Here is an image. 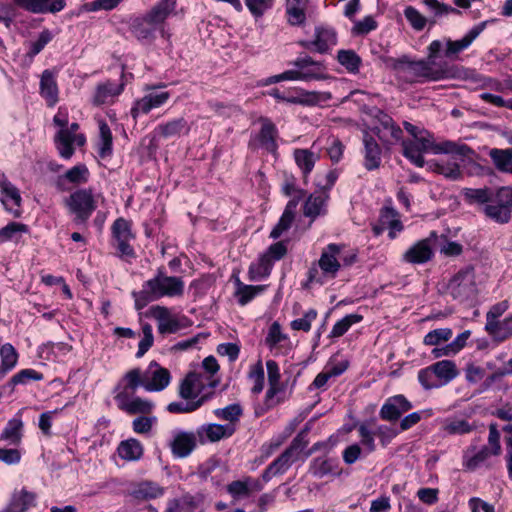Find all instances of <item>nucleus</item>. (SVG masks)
Returning <instances> with one entry per match:
<instances>
[{"instance_id": "f257e3e1", "label": "nucleus", "mask_w": 512, "mask_h": 512, "mask_svg": "<svg viewBox=\"0 0 512 512\" xmlns=\"http://www.w3.org/2000/svg\"><path fill=\"white\" fill-rule=\"evenodd\" d=\"M440 40H433L428 48V60L412 61L403 56L398 59H391L390 68L394 75L405 83L421 82L423 80L437 81L446 77L444 69L434 67V59L442 49Z\"/></svg>"}, {"instance_id": "f03ea898", "label": "nucleus", "mask_w": 512, "mask_h": 512, "mask_svg": "<svg viewBox=\"0 0 512 512\" xmlns=\"http://www.w3.org/2000/svg\"><path fill=\"white\" fill-rule=\"evenodd\" d=\"M463 196L469 204L480 205L485 216L497 223H507L511 218V186L501 187L495 192L490 188H466Z\"/></svg>"}, {"instance_id": "7ed1b4c3", "label": "nucleus", "mask_w": 512, "mask_h": 512, "mask_svg": "<svg viewBox=\"0 0 512 512\" xmlns=\"http://www.w3.org/2000/svg\"><path fill=\"white\" fill-rule=\"evenodd\" d=\"M175 6L176 0H159L146 14L132 20L131 33L141 43H152L158 32L164 33L165 20L174 11Z\"/></svg>"}, {"instance_id": "20e7f679", "label": "nucleus", "mask_w": 512, "mask_h": 512, "mask_svg": "<svg viewBox=\"0 0 512 512\" xmlns=\"http://www.w3.org/2000/svg\"><path fill=\"white\" fill-rule=\"evenodd\" d=\"M430 150L433 154L444 155L440 159L430 162V168L452 180L461 176L460 167L465 162V158L472 154V150L468 146L451 141L435 143Z\"/></svg>"}, {"instance_id": "39448f33", "label": "nucleus", "mask_w": 512, "mask_h": 512, "mask_svg": "<svg viewBox=\"0 0 512 512\" xmlns=\"http://www.w3.org/2000/svg\"><path fill=\"white\" fill-rule=\"evenodd\" d=\"M184 293V282L179 277L166 276L161 272L143 284L139 292H133L135 308L143 309L149 302L163 297H181Z\"/></svg>"}, {"instance_id": "423d86ee", "label": "nucleus", "mask_w": 512, "mask_h": 512, "mask_svg": "<svg viewBox=\"0 0 512 512\" xmlns=\"http://www.w3.org/2000/svg\"><path fill=\"white\" fill-rule=\"evenodd\" d=\"M447 256H457L463 253V247L456 241H450L445 235L432 231L425 239L416 242L404 256H431L433 252Z\"/></svg>"}, {"instance_id": "0eeeda50", "label": "nucleus", "mask_w": 512, "mask_h": 512, "mask_svg": "<svg viewBox=\"0 0 512 512\" xmlns=\"http://www.w3.org/2000/svg\"><path fill=\"white\" fill-rule=\"evenodd\" d=\"M304 437L305 431H302L293 439L290 446L264 470L262 473L264 482L270 481L276 475L285 473L290 468L297 460L299 453L307 445Z\"/></svg>"}, {"instance_id": "6e6552de", "label": "nucleus", "mask_w": 512, "mask_h": 512, "mask_svg": "<svg viewBox=\"0 0 512 512\" xmlns=\"http://www.w3.org/2000/svg\"><path fill=\"white\" fill-rule=\"evenodd\" d=\"M164 87V84L144 87L145 94L136 99L131 107L130 114L133 119L136 120L140 115H146L151 110L160 108L168 102L171 94L169 91L163 90Z\"/></svg>"}, {"instance_id": "1a4fd4ad", "label": "nucleus", "mask_w": 512, "mask_h": 512, "mask_svg": "<svg viewBox=\"0 0 512 512\" xmlns=\"http://www.w3.org/2000/svg\"><path fill=\"white\" fill-rule=\"evenodd\" d=\"M79 125L72 123L69 127L59 129L55 135V145L59 155L64 159H70L75 151V146L82 147L86 143V137L78 133Z\"/></svg>"}, {"instance_id": "9d476101", "label": "nucleus", "mask_w": 512, "mask_h": 512, "mask_svg": "<svg viewBox=\"0 0 512 512\" xmlns=\"http://www.w3.org/2000/svg\"><path fill=\"white\" fill-rule=\"evenodd\" d=\"M69 210L78 222H85L96 209V199L91 189H79L67 199Z\"/></svg>"}, {"instance_id": "9b49d317", "label": "nucleus", "mask_w": 512, "mask_h": 512, "mask_svg": "<svg viewBox=\"0 0 512 512\" xmlns=\"http://www.w3.org/2000/svg\"><path fill=\"white\" fill-rule=\"evenodd\" d=\"M449 294L459 302L475 297L477 289L472 268H467L456 274L448 284Z\"/></svg>"}, {"instance_id": "f8f14e48", "label": "nucleus", "mask_w": 512, "mask_h": 512, "mask_svg": "<svg viewBox=\"0 0 512 512\" xmlns=\"http://www.w3.org/2000/svg\"><path fill=\"white\" fill-rule=\"evenodd\" d=\"M218 383V380H209L201 373L190 372L180 383L179 396L184 400L194 401L203 395L202 392L206 386L214 388ZM209 395L212 396V394Z\"/></svg>"}, {"instance_id": "ddd939ff", "label": "nucleus", "mask_w": 512, "mask_h": 512, "mask_svg": "<svg viewBox=\"0 0 512 512\" xmlns=\"http://www.w3.org/2000/svg\"><path fill=\"white\" fill-rule=\"evenodd\" d=\"M293 65L297 69L293 70L294 81H312L327 78L325 65L320 61H315L309 56L299 57Z\"/></svg>"}, {"instance_id": "4468645a", "label": "nucleus", "mask_w": 512, "mask_h": 512, "mask_svg": "<svg viewBox=\"0 0 512 512\" xmlns=\"http://www.w3.org/2000/svg\"><path fill=\"white\" fill-rule=\"evenodd\" d=\"M341 266L337 258H319L308 270L306 285L324 284L336 276Z\"/></svg>"}, {"instance_id": "2eb2a0df", "label": "nucleus", "mask_w": 512, "mask_h": 512, "mask_svg": "<svg viewBox=\"0 0 512 512\" xmlns=\"http://www.w3.org/2000/svg\"><path fill=\"white\" fill-rule=\"evenodd\" d=\"M0 202L13 217L21 216L22 197L20 190L4 174L0 175Z\"/></svg>"}, {"instance_id": "dca6fc26", "label": "nucleus", "mask_w": 512, "mask_h": 512, "mask_svg": "<svg viewBox=\"0 0 512 512\" xmlns=\"http://www.w3.org/2000/svg\"><path fill=\"white\" fill-rule=\"evenodd\" d=\"M267 95L273 97L279 103L314 105L318 101L315 92H308L298 87L288 88L281 91L279 88H272L267 91Z\"/></svg>"}, {"instance_id": "f3484780", "label": "nucleus", "mask_w": 512, "mask_h": 512, "mask_svg": "<svg viewBox=\"0 0 512 512\" xmlns=\"http://www.w3.org/2000/svg\"><path fill=\"white\" fill-rule=\"evenodd\" d=\"M375 118L376 124L373 130L384 145H394L402 139L401 128L395 124L388 114L377 111Z\"/></svg>"}, {"instance_id": "a211bd4d", "label": "nucleus", "mask_w": 512, "mask_h": 512, "mask_svg": "<svg viewBox=\"0 0 512 512\" xmlns=\"http://www.w3.org/2000/svg\"><path fill=\"white\" fill-rule=\"evenodd\" d=\"M493 456L488 446L477 448L476 445H470L463 452L462 466L467 471H476L483 467L490 468Z\"/></svg>"}, {"instance_id": "6ab92c4d", "label": "nucleus", "mask_w": 512, "mask_h": 512, "mask_svg": "<svg viewBox=\"0 0 512 512\" xmlns=\"http://www.w3.org/2000/svg\"><path fill=\"white\" fill-rule=\"evenodd\" d=\"M127 391H120L115 395V401L120 410L127 414H149L154 409V403L140 397H133Z\"/></svg>"}, {"instance_id": "aec40b11", "label": "nucleus", "mask_w": 512, "mask_h": 512, "mask_svg": "<svg viewBox=\"0 0 512 512\" xmlns=\"http://www.w3.org/2000/svg\"><path fill=\"white\" fill-rule=\"evenodd\" d=\"M171 381L168 369L160 366L157 362H151L144 373V389L148 392H159L164 390Z\"/></svg>"}, {"instance_id": "412c9836", "label": "nucleus", "mask_w": 512, "mask_h": 512, "mask_svg": "<svg viewBox=\"0 0 512 512\" xmlns=\"http://www.w3.org/2000/svg\"><path fill=\"white\" fill-rule=\"evenodd\" d=\"M487 22H481L471 28L461 39H445V56L449 59H456L458 54L468 49L474 40L483 32Z\"/></svg>"}, {"instance_id": "4be33fe9", "label": "nucleus", "mask_w": 512, "mask_h": 512, "mask_svg": "<svg viewBox=\"0 0 512 512\" xmlns=\"http://www.w3.org/2000/svg\"><path fill=\"white\" fill-rule=\"evenodd\" d=\"M337 43V35L333 29L316 27L315 38L313 40H303L299 42L303 48L316 51L318 53H326Z\"/></svg>"}, {"instance_id": "5701e85b", "label": "nucleus", "mask_w": 512, "mask_h": 512, "mask_svg": "<svg viewBox=\"0 0 512 512\" xmlns=\"http://www.w3.org/2000/svg\"><path fill=\"white\" fill-rule=\"evenodd\" d=\"M114 243L124 256L133 254L131 242L134 235L131 231V223L124 218H118L112 225Z\"/></svg>"}, {"instance_id": "b1692460", "label": "nucleus", "mask_w": 512, "mask_h": 512, "mask_svg": "<svg viewBox=\"0 0 512 512\" xmlns=\"http://www.w3.org/2000/svg\"><path fill=\"white\" fill-rule=\"evenodd\" d=\"M411 402L404 395L389 397L382 405L379 416L385 421H396L402 414L412 409Z\"/></svg>"}, {"instance_id": "393cba45", "label": "nucleus", "mask_w": 512, "mask_h": 512, "mask_svg": "<svg viewBox=\"0 0 512 512\" xmlns=\"http://www.w3.org/2000/svg\"><path fill=\"white\" fill-rule=\"evenodd\" d=\"M262 489L263 483L259 479L250 476L232 481L226 488L227 493L234 500L249 498L252 494L260 492Z\"/></svg>"}, {"instance_id": "a878e982", "label": "nucleus", "mask_w": 512, "mask_h": 512, "mask_svg": "<svg viewBox=\"0 0 512 512\" xmlns=\"http://www.w3.org/2000/svg\"><path fill=\"white\" fill-rule=\"evenodd\" d=\"M233 434L234 428L232 425L208 423L201 425L197 429V436L202 444L218 442L231 437Z\"/></svg>"}, {"instance_id": "bb28decb", "label": "nucleus", "mask_w": 512, "mask_h": 512, "mask_svg": "<svg viewBox=\"0 0 512 512\" xmlns=\"http://www.w3.org/2000/svg\"><path fill=\"white\" fill-rule=\"evenodd\" d=\"M309 473L315 478L322 479L326 476H340L342 470L336 458L321 456L314 458L309 465Z\"/></svg>"}, {"instance_id": "cd10ccee", "label": "nucleus", "mask_w": 512, "mask_h": 512, "mask_svg": "<svg viewBox=\"0 0 512 512\" xmlns=\"http://www.w3.org/2000/svg\"><path fill=\"white\" fill-rule=\"evenodd\" d=\"M197 433L179 431L175 433L171 442L172 453L178 458H184L191 454L197 444Z\"/></svg>"}, {"instance_id": "c85d7f7f", "label": "nucleus", "mask_w": 512, "mask_h": 512, "mask_svg": "<svg viewBox=\"0 0 512 512\" xmlns=\"http://www.w3.org/2000/svg\"><path fill=\"white\" fill-rule=\"evenodd\" d=\"M151 315L157 321L161 334L176 333L181 328L179 320L171 315L167 307L154 306L151 308Z\"/></svg>"}, {"instance_id": "c756f323", "label": "nucleus", "mask_w": 512, "mask_h": 512, "mask_svg": "<svg viewBox=\"0 0 512 512\" xmlns=\"http://www.w3.org/2000/svg\"><path fill=\"white\" fill-rule=\"evenodd\" d=\"M422 4L425 6L428 13L427 18L429 19L430 26L435 25L438 21L449 15L461 14L457 8L439 0H422Z\"/></svg>"}, {"instance_id": "7c9ffc66", "label": "nucleus", "mask_w": 512, "mask_h": 512, "mask_svg": "<svg viewBox=\"0 0 512 512\" xmlns=\"http://www.w3.org/2000/svg\"><path fill=\"white\" fill-rule=\"evenodd\" d=\"M123 88V84H116L111 81L101 83L96 87L92 102L94 105L112 104L122 93Z\"/></svg>"}, {"instance_id": "2f4dec72", "label": "nucleus", "mask_w": 512, "mask_h": 512, "mask_svg": "<svg viewBox=\"0 0 512 512\" xmlns=\"http://www.w3.org/2000/svg\"><path fill=\"white\" fill-rule=\"evenodd\" d=\"M40 95L45 99L49 107H54L58 103V85L54 73L50 70L43 71L41 75Z\"/></svg>"}, {"instance_id": "473e14b6", "label": "nucleus", "mask_w": 512, "mask_h": 512, "mask_svg": "<svg viewBox=\"0 0 512 512\" xmlns=\"http://www.w3.org/2000/svg\"><path fill=\"white\" fill-rule=\"evenodd\" d=\"M477 428L475 422L462 417H449L442 421L441 430L445 436L466 435Z\"/></svg>"}, {"instance_id": "72a5a7b5", "label": "nucleus", "mask_w": 512, "mask_h": 512, "mask_svg": "<svg viewBox=\"0 0 512 512\" xmlns=\"http://www.w3.org/2000/svg\"><path fill=\"white\" fill-rule=\"evenodd\" d=\"M364 144V167L371 171L378 169L381 165V149L376 140L367 132L363 136Z\"/></svg>"}, {"instance_id": "f704fd0d", "label": "nucleus", "mask_w": 512, "mask_h": 512, "mask_svg": "<svg viewBox=\"0 0 512 512\" xmlns=\"http://www.w3.org/2000/svg\"><path fill=\"white\" fill-rule=\"evenodd\" d=\"M261 129L256 137L259 145L266 151L275 154L277 151V129L276 126L267 118L261 119Z\"/></svg>"}, {"instance_id": "c9c22d12", "label": "nucleus", "mask_w": 512, "mask_h": 512, "mask_svg": "<svg viewBox=\"0 0 512 512\" xmlns=\"http://www.w3.org/2000/svg\"><path fill=\"white\" fill-rule=\"evenodd\" d=\"M306 2L304 0H286L285 13L291 26H301L306 22Z\"/></svg>"}, {"instance_id": "e433bc0d", "label": "nucleus", "mask_w": 512, "mask_h": 512, "mask_svg": "<svg viewBox=\"0 0 512 512\" xmlns=\"http://www.w3.org/2000/svg\"><path fill=\"white\" fill-rule=\"evenodd\" d=\"M66 6L64 0H29L23 9L35 14L57 13Z\"/></svg>"}, {"instance_id": "4c0bfd02", "label": "nucleus", "mask_w": 512, "mask_h": 512, "mask_svg": "<svg viewBox=\"0 0 512 512\" xmlns=\"http://www.w3.org/2000/svg\"><path fill=\"white\" fill-rule=\"evenodd\" d=\"M164 494V488L150 481H143L137 484L130 495L138 501L156 499Z\"/></svg>"}, {"instance_id": "58836bf2", "label": "nucleus", "mask_w": 512, "mask_h": 512, "mask_svg": "<svg viewBox=\"0 0 512 512\" xmlns=\"http://www.w3.org/2000/svg\"><path fill=\"white\" fill-rule=\"evenodd\" d=\"M23 422L19 418H13L8 421L5 428L0 434V441L6 442L8 445H18L22 440Z\"/></svg>"}, {"instance_id": "ea45409f", "label": "nucleus", "mask_w": 512, "mask_h": 512, "mask_svg": "<svg viewBox=\"0 0 512 512\" xmlns=\"http://www.w3.org/2000/svg\"><path fill=\"white\" fill-rule=\"evenodd\" d=\"M440 387L452 381L457 375L456 364L451 360H441L431 365Z\"/></svg>"}, {"instance_id": "a19ab883", "label": "nucleus", "mask_w": 512, "mask_h": 512, "mask_svg": "<svg viewBox=\"0 0 512 512\" xmlns=\"http://www.w3.org/2000/svg\"><path fill=\"white\" fill-rule=\"evenodd\" d=\"M117 452L126 461H137L143 455V446L138 440L130 438L120 442Z\"/></svg>"}, {"instance_id": "79ce46f5", "label": "nucleus", "mask_w": 512, "mask_h": 512, "mask_svg": "<svg viewBox=\"0 0 512 512\" xmlns=\"http://www.w3.org/2000/svg\"><path fill=\"white\" fill-rule=\"evenodd\" d=\"M35 495L25 489L15 491L7 507V512H25L34 504Z\"/></svg>"}, {"instance_id": "37998d69", "label": "nucleus", "mask_w": 512, "mask_h": 512, "mask_svg": "<svg viewBox=\"0 0 512 512\" xmlns=\"http://www.w3.org/2000/svg\"><path fill=\"white\" fill-rule=\"evenodd\" d=\"M380 222L389 231V237L395 238L397 233L403 229L402 222L400 221L399 214L396 210L390 207L382 209L380 214Z\"/></svg>"}, {"instance_id": "c03bdc74", "label": "nucleus", "mask_w": 512, "mask_h": 512, "mask_svg": "<svg viewBox=\"0 0 512 512\" xmlns=\"http://www.w3.org/2000/svg\"><path fill=\"white\" fill-rule=\"evenodd\" d=\"M89 170L85 164H77L59 176L58 184L63 185L65 181L74 185L85 184L89 180Z\"/></svg>"}, {"instance_id": "a18cd8bd", "label": "nucleus", "mask_w": 512, "mask_h": 512, "mask_svg": "<svg viewBox=\"0 0 512 512\" xmlns=\"http://www.w3.org/2000/svg\"><path fill=\"white\" fill-rule=\"evenodd\" d=\"M213 413L218 419L227 421L225 425H232L235 432L236 426L243 415V408L239 403H233L224 408H217Z\"/></svg>"}, {"instance_id": "49530a36", "label": "nucleus", "mask_w": 512, "mask_h": 512, "mask_svg": "<svg viewBox=\"0 0 512 512\" xmlns=\"http://www.w3.org/2000/svg\"><path fill=\"white\" fill-rule=\"evenodd\" d=\"M156 131L164 138L176 137L189 132V126L184 118H177L160 124Z\"/></svg>"}, {"instance_id": "de8ad7c7", "label": "nucleus", "mask_w": 512, "mask_h": 512, "mask_svg": "<svg viewBox=\"0 0 512 512\" xmlns=\"http://www.w3.org/2000/svg\"><path fill=\"white\" fill-rule=\"evenodd\" d=\"M293 156L304 177H307L311 173L319 158L317 154L308 149H295Z\"/></svg>"}, {"instance_id": "09e8293b", "label": "nucleus", "mask_w": 512, "mask_h": 512, "mask_svg": "<svg viewBox=\"0 0 512 512\" xmlns=\"http://www.w3.org/2000/svg\"><path fill=\"white\" fill-rule=\"evenodd\" d=\"M403 155L414 165L417 167H423L424 166V158L423 153L425 152H431V150H422L421 144L416 141L414 138L413 140L409 141H403Z\"/></svg>"}, {"instance_id": "8fccbe9b", "label": "nucleus", "mask_w": 512, "mask_h": 512, "mask_svg": "<svg viewBox=\"0 0 512 512\" xmlns=\"http://www.w3.org/2000/svg\"><path fill=\"white\" fill-rule=\"evenodd\" d=\"M297 201L291 200L288 202L279 222L272 229L270 237L273 239L279 238L284 231H286L292 224L294 219V210L296 209Z\"/></svg>"}, {"instance_id": "3c124183", "label": "nucleus", "mask_w": 512, "mask_h": 512, "mask_svg": "<svg viewBox=\"0 0 512 512\" xmlns=\"http://www.w3.org/2000/svg\"><path fill=\"white\" fill-rule=\"evenodd\" d=\"M327 198L328 196L325 192L310 195L304 205L305 216L315 218L322 214Z\"/></svg>"}, {"instance_id": "603ef678", "label": "nucleus", "mask_w": 512, "mask_h": 512, "mask_svg": "<svg viewBox=\"0 0 512 512\" xmlns=\"http://www.w3.org/2000/svg\"><path fill=\"white\" fill-rule=\"evenodd\" d=\"M112 133L104 121H99V142H98V154L100 158L105 159L110 157L112 154Z\"/></svg>"}, {"instance_id": "864d4df0", "label": "nucleus", "mask_w": 512, "mask_h": 512, "mask_svg": "<svg viewBox=\"0 0 512 512\" xmlns=\"http://www.w3.org/2000/svg\"><path fill=\"white\" fill-rule=\"evenodd\" d=\"M210 399V395H202L197 400L191 401L188 400L186 402H171L167 406V410L170 413L174 414H185L191 413L199 409L202 405H204Z\"/></svg>"}, {"instance_id": "5fc2aeb1", "label": "nucleus", "mask_w": 512, "mask_h": 512, "mask_svg": "<svg viewBox=\"0 0 512 512\" xmlns=\"http://www.w3.org/2000/svg\"><path fill=\"white\" fill-rule=\"evenodd\" d=\"M489 155L499 171L512 174V149H492Z\"/></svg>"}, {"instance_id": "6e6d98bb", "label": "nucleus", "mask_w": 512, "mask_h": 512, "mask_svg": "<svg viewBox=\"0 0 512 512\" xmlns=\"http://www.w3.org/2000/svg\"><path fill=\"white\" fill-rule=\"evenodd\" d=\"M405 130L421 144L422 150H429L436 143L433 136L425 129L419 128L409 122H404Z\"/></svg>"}, {"instance_id": "4d7b16f0", "label": "nucleus", "mask_w": 512, "mask_h": 512, "mask_svg": "<svg viewBox=\"0 0 512 512\" xmlns=\"http://www.w3.org/2000/svg\"><path fill=\"white\" fill-rule=\"evenodd\" d=\"M27 232V225L19 222H11L0 229V243L6 241L18 242Z\"/></svg>"}, {"instance_id": "13d9d810", "label": "nucleus", "mask_w": 512, "mask_h": 512, "mask_svg": "<svg viewBox=\"0 0 512 512\" xmlns=\"http://www.w3.org/2000/svg\"><path fill=\"white\" fill-rule=\"evenodd\" d=\"M337 60L348 72L353 74L359 72L362 63L361 58L353 50H339Z\"/></svg>"}, {"instance_id": "bf43d9fd", "label": "nucleus", "mask_w": 512, "mask_h": 512, "mask_svg": "<svg viewBox=\"0 0 512 512\" xmlns=\"http://www.w3.org/2000/svg\"><path fill=\"white\" fill-rule=\"evenodd\" d=\"M272 269L271 258H259L249 267V279L257 281L267 277Z\"/></svg>"}, {"instance_id": "052dcab7", "label": "nucleus", "mask_w": 512, "mask_h": 512, "mask_svg": "<svg viewBox=\"0 0 512 512\" xmlns=\"http://www.w3.org/2000/svg\"><path fill=\"white\" fill-rule=\"evenodd\" d=\"M363 319L360 314H349L336 322L330 332V337L338 338L344 335L352 325L361 322Z\"/></svg>"}, {"instance_id": "680f3d73", "label": "nucleus", "mask_w": 512, "mask_h": 512, "mask_svg": "<svg viewBox=\"0 0 512 512\" xmlns=\"http://www.w3.org/2000/svg\"><path fill=\"white\" fill-rule=\"evenodd\" d=\"M404 16L411 27L416 31H422L427 25H430L427 16L423 15L413 6H407L404 9Z\"/></svg>"}, {"instance_id": "e2e57ef3", "label": "nucleus", "mask_w": 512, "mask_h": 512, "mask_svg": "<svg viewBox=\"0 0 512 512\" xmlns=\"http://www.w3.org/2000/svg\"><path fill=\"white\" fill-rule=\"evenodd\" d=\"M124 387L121 391H127L129 394H134L137 388L142 386L144 388V374L139 368L129 370L123 377Z\"/></svg>"}, {"instance_id": "0e129e2a", "label": "nucleus", "mask_w": 512, "mask_h": 512, "mask_svg": "<svg viewBox=\"0 0 512 512\" xmlns=\"http://www.w3.org/2000/svg\"><path fill=\"white\" fill-rule=\"evenodd\" d=\"M357 430L360 437V443L364 447V451L369 454L375 451V432H373L367 423H360L357 425Z\"/></svg>"}, {"instance_id": "69168bd1", "label": "nucleus", "mask_w": 512, "mask_h": 512, "mask_svg": "<svg viewBox=\"0 0 512 512\" xmlns=\"http://www.w3.org/2000/svg\"><path fill=\"white\" fill-rule=\"evenodd\" d=\"M262 286L244 285L238 281L235 295L241 306L249 303L257 294L263 291Z\"/></svg>"}, {"instance_id": "338daca9", "label": "nucleus", "mask_w": 512, "mask_h": 512, "mask_svg": "<svg viewBox=\"0 0 512 512\" xmlns=\"http://www.w3.org/2000/svg\"><path fill=\"white\" fill-rule=\"evenodd\" d=\"M450 328H439L428 332L424 337V344L428 346H437L443 342H447L452 337Z\"/></svg>"}, {"instance_id": "774afa93", "label": "nucleus", "mask_w": 512, "mask_h": 512, "mask_svg": "<svg viewBox=\"0 0 512 512\" xmlns=\"http://www.w3.org/2000/svg\"><path fill=\"white\" fill-rule=\"evenodd\" d=\"M418 380L422 387L426 390L440 387V383L431 365L429 367L421 369L418 372Z\"/></svg>"}]
</instances>
